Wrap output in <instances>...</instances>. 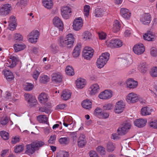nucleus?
Instances as JSON below:
<instances>
[{
	"label": "nucleus",
	"mask_w": 157,
	"mask_h": 157,
	"mask_svg": "<svg viewBox=\"0 0 157 157\" xmlns=\"http://www.w3.org/2000/svg\"><path fill=\"white\" fill-rule=\"evenodd\" d=\"M75 40L73 34L69 33L65 37L63 36L59 37L58 42L61 47L70 48L73 47Z\"/></svg>",
	"instance_id": "nucleus-1"
},
{
	"label": "nucleus",
	"mask_w": 157,
	"mask_h": 157,
	"mask_svg": "<svg viewBox=\"0 0 157 157\" xmlns=\"http://www.w3.org/2000/svg\"><path fill=\"white\" fill-rule=\"evenodd\" d=\"M109 54L108 52L102 53L97 59L96 65L98 68H102L109 59Z\"/></svg>",
	"instance_id": "nucleus-2"
},
{
	"label": "nucleus",
	"mask_w": 157,
	"mask_h": 157,
	"mask_svg": "<svg viewBox=\"0 0 157 157\" xmlns=\"http://www.w3.org/2000/svg\"><path fill=\"white\" fill-rule=\"evenodd\" d=\"M12 9L11 4L6 3L1 5L0 6V16H6L10 13Z\"/></svg>",
	"instance_id": "nucleus-3"
},
{
	"label": "nucleus",
	"mask_w": 157,
	"mask_h": 157,
	"mask_svg": "<svg viewBox=\"0 0 157 157\" xmlns=\"http://www.w3.org/2000/svg\"><path fill=\"white\" fill-rule=\"evenodd\" d=\"M106 44L108 47L111 48H118L122 46L123 42L119 39H113L107 41Z\"/></svg>",
	"instance_id": "nucleus-4"
},
{
	"label": "nucleus",
	"mask_w": 157,
	"mask_h": 157,
	"mask_svg": "<svg viewBox=\"0 0 157 157\" xmlns=\"http://www.w3.org/2000/svg\"><path fill=\"white\" fill-rule=\"evenodd\" d=\"M24 97L25 100L30 106L33 107L37 104V100L35 97L33 95L28 93L25 94Z\"/></svg>",
	"instance_id": "nucleus-5"
},
{
	"label": "nucleus",
	"mask_w": 157,
	"mask_h": 157,
	"mask_svg": "<svg viewBox=\"0 0 157 157\" xmlns=\"http://www.w3.org/2000/svg\"><path fill=\"white\" fill-rule=\"evenodd\" d=\"M40 35L39 32L37 30H34L31 32L27 36L28 40L31 43H35Z\"/></svg>",
	"instance_id": "nucleus-6"
},
{
	"label": "nucleus",
	"mask_w": 157,
	"mask_h": 157,
	"mask_svg": "<svg viewBox=\"0 0 157 157\" xmlns=\"http://www.w3.org/2000/svg\"><path fill=\"white\" fill-rule=\"evenodd\" d=\"M131 128L130 124L126 122L123 123L117 130V133L120 135H123L126 134Z\"/></svg>",
	"instance_id": "nucleus-7"
},
{
	"label": "nucleus",
	"mask_w": 157,
	"mask_h": 157,
	"mask_svg": "<svg viewBox=\"0 0 157 157\" xmlns=\"http://www.w3.org/2000/svg\"><path fill=\"white\" fill-rule=\"evenodd\" d=\"M83 24V20L81 17H79L75 18L73 22V29L75 31L79 30L82 28Z\"/></svg>",
	"instance_id": "nucleus-8"
},
{
	"label": "nucleus",
	"mask_w": 157,
	"mask_h": 157,
	"mask_svg": "<svg viewBox=\"0 0 157 157\" xmlns=\"http://www.w3.org/2000/svg\"><path fill=\"white\" fill-rule=\"evenodd\" d=\"M94 52V50L91 47H85L83 51V56L85 59H90L93 56Z\"/></svg>",
	"instance_id": "nucleus-9"
},
{
	"label": "nucleus",
	"mask_w": 157,
	"mask_h": 157,
	"mask_svg": "<svg viewBox=\"0 0 157 157\" xmlns=\"http://www.w3.org/2000/svg\"><path fill=\"white\" fill-rule=\"evenodd\" d=\"M121 59L122 67L123 69H125L129 67L133 62L131 57L129 56L121 58Z\"/></svg>",
	"instance_id": "nucleus-10"
},
{
	"label": "nucleus",
	"mask_w": 157,
	"mask_h": 157,
	"mask_svg": "<svg viewBox=\"0 0 157 157\" xmlns=\"http://www.w3.org/2000/svg\"><path fill=\"white\" fill-rule=\"evenodd\" d=\"M138 96V94L134 93H130L126 97V101L129 104L136 103V102Z\"/></svg>",
	"instance_id": "nucleus-11"
},
{
	"label": "nucleus",
	"mask_w": 157,
	"mask_h": 157,
	"mask_svg": "<svg viewBox=\"0 0 157 157\" xmlns=\"http://www.w3.org/2000/svg\"><path fill=\"white\" fill-rule=\"evenodd\" d=\"M145 50V48L142 44H136L134 46L133 50L135 54L138 55L143 54Z\"/></svg>",
	"instance_id": "nucleus-12"
},
{
	"label": "nucleus",
	"mask_w": 157,
	"mask_h": 157,
	"mask_svg": "<svg viewBox=\"0 0 157 157\" xmlns=\"http://www.w3.org/2000/svg\"><path fill=\"white\" fill-rule=\"evenodd\" d=\"M125 105V103L122 101H120L117 102L114 110L115 112L117 113H122L124 110Z\"/></svg>",
	"instance_id": "nucleus-13"
},
{
	"label": "nucleus",
	"mask_w": 157,
	"mask_h": 157,
	"mask_svg": "<svg viewBox=\"0 0 157 157\" xmlns=\"http://www.w3.org/2000/svg\"><path fill=\"white\" fill-rule=\"evenodd\" d=\"M151 20V17L149 13H145L143 14L140 18V21L143 24L148 25Z\"/></svg>",
	"instance_id": "nucleus-14"
},
{
	"label": "nucleus",
	"mask_w": 157,
	"mask_h": 157,
	"mask_svg": "<svg viewBox=\"0 0 157 157\" xmlns=\"http://www.w3.org/2000/svg\"><path fill=\"white\" fill-rule=\"evenodd\" d=\"M61 15L63 18L65 19L69 18L70 16V13L71 12V9L68 6H64L61 9Z\"/></svg>",
	"instance_id": "nucleus-15"
},
{
	"label": "nucleus",
	"mask_w": 157,
	"mask_h": 157,
	"mask_svg": "<svg viewBox=\"0 0 157 157\" xmlns=\"http://www.w3.org/2000/svg\"><path fill=\"white\" fill-rule=\"evenodd\" d=\"M143 37L145 40L148 41H154L156 38L155 33L151 31H148L143 35Z\"/></svg>",
	"instance_id": "nucleus-16"
},
{
	"label": "nucleus",
	"mask_w": 157,
	"mask_h": 157,
	"mask_svg": "<svg viewBox=\"0 0 157 157\" xmlns=\"http://www.w3.org/2000/svg\"><path fill=\"white\" fill-rule=\"evenodd\" d=\"M112 96V92L110 90H105L100 93L98 97L102 99H106L110 98Z\"/></svg>",
	"instance_id": "nucleus-17"
},
{
	"label": "nucleus",
	"mask_w": 157,
	"mask_h": 157,
	"mask_svg": "<svg viewBox=\"0 0 157 157\" xmlns=\"http://www.w3.org/2000/svg\"><path fill=\"white\" fill-rule=\"evenodd\" d=\"M36 151H37L33 144H31L26 145L25 153L29 155H31L34 154Z\"/></svg>",
	"instance_id": "nucleus-18"
},
{
	"label": "nucleus",
	"mask_w": 157,
	"mask_h": 157,
	"mask_svg": "<svg viewBox=\"0 0 157 157\" xmlns=\"http://www.w3.org/2000/svg\"><path fill=\"white\" fill-rule=\"evenodd\" d=\"M53 22L54 25L59 28V30L63 31V24L59 18L58 17H55L53 20Z\"/></svg>",
	"instance_id": "nucleus-19"
},
{
	"label": "nucleus",
	"mask_w": 157,
	"mask_h": 157,
	"mask_svg": "<svg viewBox=\"0 0 157 157\" xmlns=\"http://www.w3.org/2000/svg\"><path fill=\"white\" fill-rule=\"evenodd\" d=\"M17 60L18 59L17 57L14 56H11L7 62L5 63V65L7 67L13 68L16 65Z\"/></svg>",
	"instance_id": "nucleus-20"
},
{
	"label": "nucleus",
	"mask_w": 157,
	"mask_h": 157,
	"mask_svg": "<svg viewBox=\"0 0 157 157\" xmlns=\"http://www.w3.org/2000/svg\"><path fill=\"white\" fill-rule=\"evenodd\" d=\"M100 90L99 85L97 84H94L92 85L89 89V94L90 95H93L99 92Z\"/></svg>",
	"instance_id": "nucleus-21"
},
{
	"label": "nucleus",
	"mask_w": 157,
	"mask_h": 157,
	"mask_svg": "<svg viewBox=\"0 0 157 157\" xmlns=\"http://www.w3.org/2000/svg\"><path fill=\"white\" fill-rule=\"evenodd\" d=\"M147 120L146 119L139 118L136 119L134 121V125L139 128L145 126L147 123Z\"/></svg>",
	"instance_id": "nucleus-22"
},
{
	"label": "nucleus",
	"mask_w": 157,
	"mask_h": 157,
	"mask_svg": "<svg viewBox=\"0 0 157 157\" xmlns=\"http://www.w3.org/2000/svg\"><path fill=\"white\" fill-rule=\"evenodd\" d=\"M86 143L85 135L82 134H80L78 139V146L80 147H83L86 145Z\"/></svg>",
	"instance_id": "nucleus-23"
},
{
	"label": "nucleus",
	"mask_w": 157,
	"mask_h": 157,
	"mask_svg": "<svg viewBox=\"0 0 157 157\" xmlns=\"http://www.w3.org/2000/svg\"><path fill=\"white\" fill-rule=\"evenodd\" d=\"M128 87L131 89H133L137 87L138 83L137 81H135L132 78H129L126 82Z\"/></svg>",
	"instance_id": "nucleus-24"
},
{
	"label": "nucleus",
	"mask_w": 157,
	"mask_h": 157,
	"mask_svg": "<svg viewBox=\"0 0 157 157\" xmlns=\"http://www.w3.org/2000/svg\"><path fill=\"white\" fill-rule=\"evenodd\" d=\"M52 81L56 82H60L62 80V76L59 72L55 73L52 75Z\"/></svg>",
	"instance_id": "nucleus-25"
},
{
	"label": "nucleus",
	"mask_w": 157,
	"mask_h": 157,
	"mask_svg": "<svg viewBox=\"0 0 157 157\" xmlns=\"http://www.w3.org/2000/svg\"><path fill=\"white\" fill-rule=\"evenodd\" d=\"M138 68L142 74H146L148 70V65L145 62H142L138 66Z\"/></svg>",
	"instance_id": "nucleus-26"
},
{
	"label": "nucleus",
	"mask_w": 157,
	"mask_h": 157,
	"mask_svg": "<svg viewBox=\"0 0 157 157\" xmlns=\"http://www.w3.org/2000/svg\"><path fill=\"white\" fill-rule=\"evenodd\" d=\"M120 14L123 18L127 19L129 18L131 14L129 10L125 8H122L121 9Z\"/></svg>",
	"instance_id": "nucleus-27"
},
{
	"label": "nucleus",
	"mask_w": 157,
	"mask_h": 157,
	"mask_svg": "<svg viewBox=\"0 0 157 157\" xmlns=\"http://www.w3.org/2000/svg\"><path fill=\"white\" fill-rule=\"evenodd\" d=\"M75 83L78 88L82 89L86 85V81L85 79L80 78L77 79Z\"/></svg>",
	"instance_id": "nucleus-28"
},
{
	"label": "nucleus",
	"mask_w": 157,
	"mask_h": 157,
	"mask_svg": "<svg viewBox=\"0 0 157 157\" xmlns=\"http://www.w3.org/2000/svg\"><path fill=\"white\" fill-rule=\"evenodd\" d=\"M3 73L7 81H10L13 79L14 76L12 73L10 71L5 70L3 71Z\"/></svg>",
	"instance_id": "nucleus-29"
},
{
	"label": "nucleus",
	"mask_w": 157,
	"mask_h": 157,
	"mask_svg": "<svg viewBox=\"0 0 157 157\" xmlns=\"http://www.w3.org/2000/svg\"><path fill=\"white\" fill-rule=\"evenodd\" d=\"M152 109L148 107H143L141 109L140 113L143 116H147L151 114Z\"/></svg>",
	"instance_id": "nucleus-30"
},
{
	"label": "nucleus",
	"mask_w": 157,
	"mask_h": 157,
	"mask_svg": "<svg viewBox=\"0 0 157 157\" xmlns=\"http://www.w3.org/2000/svg\"><path fill=\"white\" fill-rule=\"evenodd\" d=\"M38 99L40 103L44 104L48 101V96L46 93H42L39 95Z\"/></svg>",
	"instance_id": "nucleus-31"
},
{
	"label": "nucleus",
	"mask_w": 157,
	"mask_h": 157,
	"mask_svg": "<svg viewBox=\"0 0 157 157\" xmlns=\"http://www.w3.org/2000/svg\"><path fill=\"white\" fill-rule=\"evenodd\" d=\"M36 151H38L41 147H43L45 144L44 141L36 140L32 142Z\"/></svg>",
	"instance_id": "nucleus-32"
},
{
	"label": "nucleus",
	"mask_w": 157,
	"mask_h": 157,
	"mask_svg": "<svg viewBox=\"0 0 157 157\" xmlns=\"http://www.w3.org/2000/svg\"><path fill=\"white\" fill-rule=\"evenodd\" d=\"M82 105L83 108L89 110L92 107V102L89 100H86L82 101Z\"/></svg>",
	"instance_id": "nucleus-33"
},
{
	"label": "nucleus",
	"mask_w": 157,
	"mask_h": 157,
	"mask_svg": "<svg viewBox=\"0 0 157 157\" xmlns=\"http://www.w3.org/2000/svg\"><path fill=\"white\" fill-rule=\"evenodd\" d=\"M42 3L44 6L48 9H51L53 4L52 0H43Z\"/></svg>",
	"instance_id": "nucleus-34"
},
{
	"label": "nucleus",
	"mask_w": 157,
	"mask_h": 157,
	"mask_svg": "<svg viewBox=\"0 0 157 157\" xmlns=\"http://www.w3.org/2000/svg\"><path fill=\"white\" fill-rule=\"evenodd\" d=\"M16 18L14 16H11L9 18V21L8 22L9 23V25L11 28L14 29L16 26Z\"/></svg>",
	"instance_id": "nucleus-35"
},
{
	"label": "nucleus",
	"mask_w": 157,
	"mask_h": 157,
	"mask_svg": "<svg viewBox=\"0 0 157 157\" xmlns=\"http://www.w3.org/2000/svg\"><path fill=\"white\" fill-rule=\"evenodd\" d=\"M82 38L85 41L90 40L92 39V34L89 31L84 32L82 35Z\"/></svg>",
	"instance_id": "nucleus-36"
},
{
	"label": "nucleus",
	"mask_w": 157,
	"mask_h": 157,
	"mask_svg": "<svg viewBox=\"0 0 157 157\" xmlns=\"http://www.w3.org/2000/svg\"><path fill=\"white\" fill-rule=\"evenodd\" d=\"M113 31L114 33L118 31L121 28V25L120 22L117 20H115L113 24Z\"/></svg>",
	"instance_id": "nucleus-37"
},
{
	"label": "nucleus",
	"mask_w": 157,
	"mask_h": 157,
	"mask_svg": "<svg viewBox=\"0 0 157 157\" xmlns=\"http://www.w3.org/2000/svg\"><path fill=\"white\" fill-rule=\"evenodd\" d=\"M13 47L15 52H17L25 49L26 46L24 44H15Z\"/></svg>",
	"instance_id": "nucleus-38"
},
{
	"label": "nucleus",
	"mask_w": 157,
	"mask_h": 157,
	"mask_svg": "<svg viewBox=\"0 0 157 157\" xmlns=\"http://www.w3.org/2000/svg\"><path fill=\"white\" fill-rule=\"evenodd\" d=\"M71 95V93L70 91H63L61 97L64 100H67L70 98Z\"/></svg>",
	"instance_id": "nucleus-39"
},
{
	"label": "nucleus",
	"mask_w": 157,
	"mask_h": 157,
	"mask_svg": "<svg viewBox=\"0 0 157 157\" xmlns=\"http://www.w3.org/2000/svg\"><path fill=\"white\" fill-rule=\"evenodd\" d=\"M115 147L113 143L110 142H108L106 145V149L108 152H112L115 149Z\"/></svg>",
	"instance_id": "nucleus-40"
},
{
	"label": "nucleus",
	"mask_w": 157,
	"mask_h": 157,
	"mask_svg": "<svg viewBox=\"0 0 157 157\" xmlns=\"http://www.w3.org/2000/svg\"><path fill=\"white\" fill-rule=\"evenodd\" d=\"M65 71L66 74L69 76H72L75 74L74 69L72 67L70 66L67 67L65 69Z\"/></svg>",
	"instance_id": "nucleus-41"
},
{
	"label": "nucleus",
	"mask_w": 157,
	"mask_h": 157,
	"mask_svg": "<svg viewBox=\"0 0 157 157\" xmlns=\"http://www.w3.org/2000/svg\"><path fill=\"white\" fill-rule=\"evenodd\" d=\"M37 120L40 123H46L48 121L47 117L44 115H40L37 117Z\"/></svg>",
	"instance_id": "nucleus-42"
},
{
	"label": "nucleus",
	"mask_w": 157,
	"mask_h": 157,
	"mask_svg": "<svg viewBox=\"0 0 157 157\" xmlns=\"http://www.w3.org/2000/svg\"><path fill=\"white\" fill-rule=\"evenodd\" d=\"M49 78L46 75H41L40 77V81L41 83H46L49 81Z\"/></svg>",
	"instance_id": "nucleus-43"
},
{
	"label": "nucleus",
	"mask_w": 157,
	"mask_h": 157,
	"mask_svg": "<svg viewBox=\"0 0 157 157\" xmlns=\"http://www.w3.org/2000/svg\"><path fill=\"white\" fill-rule=\"evenodd\" d=\"M104 13L103 10L100 8H98L95 10V15L96 17H99L102 16Z\"/></svg>",
	"instance_id": "nucleus-44"
},
{
	"label": "nucleus",
	"mask_w": 157,
	"mask_h": 157,
	"mask_svg": "<svg viewBox=\"0 0 157 157\" xmlns=\"http://www.w3.org/2000/svg\"><path fill=\"white\" fill-rule=\"evenodd\" d=\"M96 150L101 155H104L105 154L106 151L105 148L101 146H99L96 148Z\"/></svg>",
	"instance_id": "nucleus-45"
},
{
	"label": "nucleus",
	"mask_w": 157,
	"mask_h": 157,
	"mask_svg": "<svg viewBox=\"0 0 157 157\" xmlns=\"http://www.w3.org/2000/svg\"><path fill=\"white\" fill-rule=\"evenodd\" d=\"M12 99L11 93L9 91H6L4 94L3 100L4 101H10Z\"/></svg>",
	"instance_id": "nucleus-46"
},
{
	"label": "nucleus",
	"mask_w": 157,
	"mask_h": 157,
	"mask_svg": "<svg viewBox=\"0 0 157 157\" xmlns=\"http://www.w3.org/2000/svg\"><path fill=\"white\" fill-rule=\"evenodd\" d=\"M151 75L153 77H157V67H154L151 68L150 72Z\"/></svg>",
	"instance_id": "nucleus-47"
},
{
	"label": "nucleus",
	"mask_w": 157,
	"mask_h": 157,
	"mask_svg": "<svg viewBox=\"0 0 157 157\" xmlns=\"http://www.w3.org/2000/svg\"><path fill=\"white\" fill-rule=\"evenodd\" d=\"M0 135L2 138L4 140H7L9 138L8 133L5 131H1L0 132Z\"/></svg>",
	"instance_id": "nucleus-48"
},
{
	"label": "nucleus",
	"mask_w": 157,
	"mask_h": 157,
	"mask_svg": "<svg viewBox=\"0 0 157 157\" xmlns=\"http://www.w3.org/2000/svg\"><path fill=\"white\" fill-rule=\"evenodd\" d=\"M23 86L24 89L26 91H30L32 90L33 87V86L32 84L29 83H25Z\"/></svg>",
	"instance_id": "nucleus-49"
},
{
	"label": "nucleus",
	"mask_w": 157,
	"mask_h": 157,
	"mask_svg": "<svg viewBox=\"0 0 157 157\" xmlns=\"http://www.w3.org/2000/svg\"><path fill=\"white\" fill-rule=\"evenodd\" d=\"M149 126L154 128H157V120H152L148 123Z\"/></svg>",
	"instance_id": "nucleus-50"
},
{
	"label": "nucleus",
	"mask_w": 157,
	"mask_h": 157,
	"mask_svg": "<svg viewBox=\"0 0 157 157\" xmlns=\"http://www.w3.org/2000/svg\"><path fill=\"white\" fill-rule=\"evenodd\" d=\"M90 7L89 6L86 5L84 7V14L85 16L88 17L89 15Z\"/></svg>",
	"instance_id": "nucleus-51"
},
{
	"label": "nucleus",
	"mask_w": 157,
	"mask_h": 157,
	"mask_svg": "<svg viewBox=\"0 0 157 157\" xmlns=\"http://www.w3.org/2000/svg\"><path fill=\"white\" fill-rule=\"evenodd\" d=\"M59 141L62 144H66L69 143L68 138L66 137L60 138L59 140Z\"/></svg>",
	"instance_id": "nucleus-52"
},
{
	"label": "nucleus",
	"mask_w": 157,
	"mask_h": 157,
	"mask_svg": "<svg viewBox=\"0 0 157 157\" xmlns=\"http://www.w3.org/2000/svg\"><path fill=\"white\" fill-rule=\"evenodd\" d=\"M9 121L8 118L6 117L0 118V124L3 125H6Z\"/></svg>",
	"instance_id": "nucleus-53"
},
{
	"label": "nucleus",
	"mask_w": 157,
	"mask_h": 157,
	"mask_svg": "<svg viewBox=\"0 0 157 157\" xmlns=\"http://www.w3.org/2000/svg\"><path fill=\"white\" fill-rule=\"evenodd\" d=\"M68 153L63 151H59L56 156V157H68Z\"/></svg>",
	"instance_id": "nucleus-54"
},
{
	"label": "nucleus",
	"mask_w": 157,
	"mask_h": 157,
	"mask_svg": "<svg viewBox=\"0 0 157 157\" xmlns=\"http://www.w3.org/2000/svg\"><path fill=\"white\" fill-rule=\"evenodd\" d=\"M102 109L99 107L97 108L94 110V115L99 118L102 113Z\"/></svg>",
	"instance_id": "nucleus-55"
},
{
	"label": "nucleus",
	"mask_w": 157,
	"mask_h": 157,
	"mask_svg": "<svg viewBox=\"0 0 157 157\" xmlns=\"http://www.w3.org/2000/svg\"><path fill=\"white\" fill-rule=\"evenodd\" d=\"M24 149V147L22 145H19L15 146L14 148V151L16 153L20 152Z\"/></svg>",
	"instance_id": "nucleus-56"
},
{
	"label": "nucleus",
	"mask_w": 157,
	"mask_h": 157,
	"mask_svg": "<svg viewBox=\"0 0 157 157\" xmlns=\"http://www.w3.org/2000/svg\"><path fill=\"white\" fill-rule=\"evenodd\" d=\"M51 35L53 36H56L59 34L57 30L55 28H52L50 30Z\"/></svg>",
	"instance_id": "nucleus-57"
},
{
	"label": "nucleus",
	"mask_w": 157,
	"mask_h": 157,
	"mask_svg": "<svg viewBox=\"0 0 157 157\" xmlns=\"http://www.w3.org/2000/svg\"><path fill=\"white\" fill-rule=\"evenodd\" d=\"M14 38L15 40L17 41L22 40L23 37L22 36L20 33H16L14 34Z\"/></svg>",
	"instance_id": "nucleus-58"
},
{
	"label": "nucleus",
	"mask_w": 157,
	"mask_h": 157,
	"mask_svg": "<svg viewBox=\"0 0 157 157\" xmlns=\"http://www.w3.org/2000/svg\"><path fill=\"white\" fill-rule=\"evenodd\" d=\"M104 109L105 110H109L112 109L113 108V105L110 103L105 104L103 106Z\"/></svg>",
	"instance_id": "nucleus-59"
},
{
	"label": "nucleus",
	"mask_w": 157,
	"mask_h": 157,
	"mask_svg": "<svg viewBox=\"0 0 157 157\" xmlns=\"http://www.w3.org/2000/svg\"><path fill=\"white\" fill-rule=\"evenodd\" d=\"M90 157H99L98 153L95 151H91L89 152Z\"/></svg>",
	"instance_id": "nucleus-60"
},
{
	"label": "nucleus",
	"mask_w": 157,
	"mask_h": 157,
	"mask_svg": "<svg viewBox=\"0 0 157 157\" xmlns=\"http://www.w3.org/2000/svg\"><path fill=\"white\" fill-rule=\"evenodd\" d=\"M150 54L153 56H157V49L155 48H152L151 50Z\"/></svg>",
	"instance_id": "nucleus-61"
},
{
	"label": "nucleus",
	"mask_w": 157,
	"mask_h": 157,
	"mask_svg": "<svg viewBox=\"0 0 157 157\" xmlns=\"http://www.w3.org/2000/svg\"><path fill=\"white\" fill-rule=\"evenodd\" d=\"M56 136L55 135L51 136L48 140V143L49 144H53L56 139Z\"/></svg>",
	"instance_id": "nucleus-62"
},
{
	"label": "nucleus",
	"mask_w": 157,
	"mask_h": 157,
	"mask_svg": "<svg viewBox=\"0 0 157 157\" xmlns=\"http://www.w3.org/2000/svg\"><path fill=\"white\" fill-rule=\"evenodd\" d=\"M98 35L100 39L101 40H104L105 39L106 36V34L103 32L99 33Z\"/></svg>",
	"instance_id": "nucleus-63"
},
{
	"label": "nucleus",
	"mask_w": 157,
	"mask_h": 157,
	"mask_svg": "<svg viewBox=\"0 0 157 157\" xmlns=\"http://www.w3.org/2000/svg\"><path fill=\"white\" fill-rule=\"evenodd\" d=\"M67 106V105L64 104H60L57 105L56 107V109H64Z\"/></svg>",
	"instance_id": "nucleus-64"
}]
</instances>
